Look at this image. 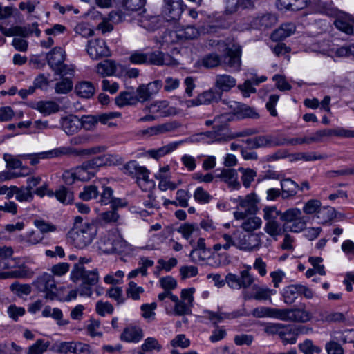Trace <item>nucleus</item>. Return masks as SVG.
I'll list each match as a JSON object with an SVG mask.
<instances>
[{
    "label": "nucleus",
    "instance_id": "nucleus-1",
    "mask_svg": "<svg viewBox=\"0 0 354 354\" xmlns=\"http://www.w3.org/2000/svg\"><path fill=\"white\" fill-rule=\"evenodd\" d=\"M97 234V226L93 223H85L75 227L68 234V239L77 248L83 249L91 243Z\"/></svg>",
    "mask_w": 354,
    "mask_h": 354
},
{
    "label": "nucleus",
    "instance_id": "nucleus-2",
    "mask_svg": "<svg viewBox=\"0 0 354 354\" xmlns=\"http://www.w3.org/2000/svg\"><path fill=\"white\" fill-rule=\"evenodd\" d=\"M264 331L270 335H279L284 345L295 344L299 334L293 326L281 323H268L265 325Z\"/></svg>",
    "mask_w": 354,
    "mask_h": 354
},
{
    "label": "nucleus",
    "instance_id": "nucleus-3",
    "mask_svg": "<svg viewBox=\"0 0 354 354\" xmlns=\"http://www.w3.org/2000/svg\"><path fill=\"white\" fill-rule=\"evenodd\" d=\"M145 3L146 0H121L122 7L127 12L121 10H113L109 14V19L114 24L128 21L127 17L143 8Z\"/></svg>",
    "mask_w": 354,
    "mask_h": 354
},
{
    "label": "nucleus",
    "instance_id": "nucleus-4",
    "mask_svg": "<svg viewBox=\"0 0 354 354\" xmlns=\"http://www.w3.org/2000/svg\"><path fill=\"white\" fill-rule=\"evenodd\" d=\"M263 233H246L237 230V248L251 252L259 250L261 246V236Z\"/></svg>",
    "mask_w": 354,
    "mask_h": 354
},
{
    "label": "nucleus",
    "instance_id": "nucleus-5",
    "mask_svg": "<svg viewBox=\"0 0 354 354\" xmlns=\"http://www.w3.org/2000/svg\"><path fill=\"white\" fill-rule=\"evenodd\" d=\"M150 96L149 90H126L115 97V104L120 107L133 105L137 102L147 101Z\"/></svg>",
    "mask_w": 354,
    "mask_h": 354
},
{
    "label": "nucleus",
    "instance_id": "nucleus-6",
    "mask_svg": "<svg viewBox=\"0 0 354 354\" xmlns=\"http://www.w3.org/2000/svg\"><path fill=\"white\" fill-rule=\"evenodd\" d=\"M32 284L38 291L45 293L46 299L54 300L57 297V289L53 274L44 273L37 277Z\"/></svg>",
    "mask_w": 354,
    "mask_h": 354
},
{
    "label": "nucleus",
    "instance_id": "nucleus-7",
    "mask_svg": "<svg viewBox=\"0 0 354 354\" xmlns=\"http://www.w3.org/2000/svg\"><path fill=\"white\" fill-rule=\"evenodd\" d=\"M312 318L311 313L306 310V304H301L299 308H281V320L306 323Z\"/></svg>",
    "mask_w": 354,
    "mask_h": 354
},
{
    "label": "nucleus",
    "instance_id": "nucleus-8",
    "mask_svg": "<svg viewBox=\"0 0 354 354\" xmlns=\"http://www.w3.org/2000/svg\"><path fill=\"white\" fill-rule=\"evenodd\" d=\"M254 281V277L250 274L249 269L241 270L239 275L228 273L225 276L226 283L232 289H246L251 286Z\"/></svg>",
    "mask_w": 354,
    "mask_h": 354
},
{
    "label": "nucleus",
    "instance_id": "nucleus-9",
    "mask_svg": "<svg viewBox=\"0 0 354 354\" xmlns=\"http://www.w3.org/2000/svg\"><path fill=\"white\" fill-rule=\"evenodd\" d=\"M218 45L225 48V52L223 56L224 63L230 68L239 70L241 66V47L236 44L229 47L223 41H218Z\"/></svg>",
    "mask_w": 354,
    "mask_h": 354
},
{
    "label": "nucleus",
    "instance_id": "nucleus-10",
    "mask_svg": "<svg viewBox=\"0 0 354 354\" xmlns=\"http://www.w3.org/2000/svg\"><path fill=\"white\" fill-rule=\"evenodd\" d=\"M71 279L73 281L81 279L84 283L94 286L98 282L99 275L97 269L86 270L84 267L79 266L71 270Z\"/></svg>",
    "mask_w": 354,
    "mask_h": 354
},
{
    "label": "nucleus",
    "instance_id": "nucleus-11",
    "mask_svg": "<svg viewBox=\"0 0 354 354\" xmlns=\"http://www.w3.org/2000/svg\"><path fill=\"white\" fill-rule=\"evenodd\" d=\"M221 98V92L219 90H206L196 93L194 98L186 101L187 106H198L218 102Z\"/></svg>",
    "mask_w": 354,
    "mask_h": 354
},
{
    "label": "nucleus",
    "instance_id": "nucleus-12",
    "mask_svg": "<svg viewBox=\"0 0 354 354\" xmlns=\"http://www.w3.org/2000/svg\"><path fill=\"white\" fill-rule=\"evenodd\" d=\"M332 136L344 138H354V130L339 127L335 129H321L312 133L314 142H322L324 137H330Z\"/></svg>",
    "mask_w": 354,
    "mask_h": 354
},
{
    "label": "nucleus",
    "instance_id": "nucleus-13",
    "mask_svg": "<svg viewBox=\"0 0 354 354\" xmlns=\"http://www.w3.org/2000/svg\"><path fill=\"white\" fill-rule=\"evenodd\" d=\"M71 150L67 147H59L50 151L33 153V154H24L20 157L24 158H30V164L35 165L39 162L40 159H48L55 157H59L63 155L70 153Z\"/></svg>",
    "mask_w": 354,
    "mask_h": 354
},
{
    "label": "nucleus",
    "instance_id": "nucleus-14",
    "mask_svg": "<svg viewBox=\"0 0 354 354\" xmlns=\"http://www.w3.org/2000/svg\"><path fill=\"white\" fill-rule=\"evenodd\" d=\"M102 162L101 158H97L84 162L75 170L77 180L81 181L89 180L95 175V168L101 165Z\"/></svg>",
    "mask_w": 354,
    "mask_h": 354
},
{
    "label": "nucleus",
    "instance_id": "nucleus-15",
    "mask_svg": "<svg viewBox=\"0 0 354 354\" xmlns=\"http://www.w3.org/2000/svg\"><path fill=\"white\" fill-rule=\"evenodd\" d=\"M87 52L93 59L110 55V50L103 39H95L88 41Z\"/></svg>",
    "mask_w": 354,
    "mask_h": 354
},
{
    "label": "nucleus",
    "instance_id": "nucleus-16",
    "mask_svg": "<svg viewBox=\"0 0 354 354\" xmlns=\"http://www.w3.org/2000/svg\"><path fill=\"white\" fill-rule=\"evenodd\" d=\"M164 13L168 21L178 20L184 11L183 0H164Z\"/></svg>",
    "mask_w": 354,
    "mask_h": 354
},
{
    "label": "nucleus",
    "instance_id": "nucleus-17",
    "mask_svg": "<svg viewBox=\"0 0 354 354\" xmlns=\"http://www.w3.org/2000/svg\"><path fill=\"white\" fill-rule=\"evenodd\" d=\"M149 112L158 117H167L178 114V111L174 106H169L167 102H157L147 107Z\"/></svg>",
    "mask_w": 354,
    "mask_h": 354
},
{
    "label": "nucleus",
    "instance_id": "nucleus-18",
    "mask_svg": "<svg viewBox=\"0 0 354 354\" xmlns=\"http://www.w3.org/2000/svg\"><path fill=\"white\" fill-rule=\"evenodd\" d=\"M65 51L61 47H55L46 55L48 64L53 71L59 70L61 64L64 62Z\"/></svg>",
    "mask_w": 354,
    "mask_h": 354
},
{
    "label": "nucleus",
    "instance_id": "nucleus-19",
    "mask_svg": "<svg viewBox=\"0 0 354 354\" xmlns=\"http://www.w3.org/2000/svg\"><path fill=\"white\" fill-rule=\"evenodd\" d=\"M252 290L254 292V295L251 296L245 295V299H254L259 301L269 300L271 302V296L274 295L277 293V291L274 289H270L266 286H259L256 284L252 286Z\"/></svg>",
    "mask_w": 354,
    "mask_h": 354
},
{
    "label": "nucleus",
    "instance_id": "nucleus-20",
    "mask_svg": "<svg viewBox=\"0 0 354 354\" xmlns=\"http://www.w3.org/2000/svg\"><path fill=\"white\" fill-rule=\"evenodd\" d=\"M137 24L147 30L154 31L160 26V19L159 16L141 14L139 15Z\"/></svg>",
    "mask_w": 354,
    "mask_h": 354
},
{
    "label": "nucleus",
    "instance_id": "nucleus-21",
    "mask_svg": "<svg viewBox=\"0 0 354 354\" xmlns=\"http://www.w3.org/2000/svg\"><path fill=\"white\" fill-rule=\"evenodd\" d=\"M62 127L66 134L73 135L82 127V122L77 115H70L62 118Z\"/></svg>",
    "mask_w": 354,
    "mask_h": 354
},
{
    "label": "nucleus",
    "instance_id": "nucleus-22",
    "mask_svg": "<svg viewBox=\"0 0 354 354\" xmlns=\"http://www.w3.org/2000/svg\"><path fill=\"white\" fill-rule=\"evenodd\" d=\"M59 70H55V73L62 77L61 82L56 84V88H73V82L70 77H64L65 75H73V68L67 66L64 62L61 64Z\"/></svg>",
    "mask_w": 354,
    "mask_h": 354
},
{
    "label": "nucleus",
    "instance_id": "nucleus-23",
    "mask_svg": "<svg viewBox=\"0 0 354 354\" xmlns=\"http://www.w3.org/2000/svg\"><path fill=\"white\" fill-rule=\"evenodd\" d=\"M281 198L289 199L293 198L297 194L299 185L290 178L281 180Z\"/></svg>",
    "mask_w": 354,
    "mask_h": 354
},
{
    "label": "nucleus",
    "instance_id": "nucleus-24",
    "mask_svg": "<svg viewBox=\"0 0 354 354\" xmlns=\"http://www.w3.org/2000/svg\"><path fill=\"white\" fill-rule=\"evenodd\" d=\"M143 337V331L138 326H130L125 328L120 335L121 340L126 342L137 343Z\"/></svg>",
    "mask_w": 354,
    "mask_h": 354
},
{
    "label": "nucleus",
    "instance_id": "nucleus-25",
    "mask_svg": "<svg viewBox=\"0 0 354 354\" xmlns=\"http://www.w3.org/2000/svg\"><path fill=\"white\" fill-rule=\"evenodd\" d=\"M239 207L245 210L248 213L254 214L256 211V196L254 194H249L245 197L238 196L234 199Z\"/></svg>",
    "mask_w": 354,
    "mask_h": 354
},
{
    "label": "nucleus",
    "instance_id": "nucleus-26",
    "mask_svg": "<svg viewBox=\"0 0 354 354\" xmlns=\"http://www.w3.org/2000/svg\"><path fill=\"white\" fill-rule=\"evenodd\" d=\"M251 314L256 318L270 317L281 320V308L259 306L254 308Z\"/></svg>",
    "mask_w": 354,
    "mask_h": 354
},
{
    "label": "nucleus",
    "instance_id": "nucleus-27",
    "mask_svg": "<svg viewBox=\"0 0 354 354\" xmlns=\"http://www.w3.org/2000/svg\"><path fill=\"white\" fill-rule=\"evenodd\" d=\"M216 176L221 178L234 189H239L241 187V184L238 181L237 171L234 169H223Z\"/></svg>",
    "mask_w": 354,
    "mask_h": 354
},
{
    "label": "nucleus",
    "instance_id": "nucleus-28",
    "mask_svg": "<svg viewBox=\"0 0 354 354\" xmlns=\"http://www.w3.org/2000/svg\"><path fill=\"white\" fill-rule=\"evenodd\" d=\"M308 0H277V6L281 10L297 11L306 7Z\"/></svg>",
    "mask_w": 354,
    "mask_h": 354
},
{
    "label": "nucleus",
    "instance_id": "nucleus-29",
    "mask_svg": "<svg viewBox=\"0 0 354 354\" xmlns=\"http://www.w3.org/2000/svg\"><path fill=\"white\" fill-rule=\"evenodd\" d=\"M296 30L295 25L292 23L282 24L278 29L275 30L271 35L273 41H280L292 35Z\"/></svg>",
    "mask_w": 354,
    "mask_h": 354
},
{
    "label": "nucleus",
    "instance_id": "nucleus-30",
    "mask_svg": "<svg viewBox=\"0 0 354 354\" xmlns=\"http://www.w3.org/2000/svg\"><path fill=\"white\" fill-rule=\"evenodd\" d=\"M206 313L207 314L208 318L211 321L216 320L215 323L217 322H221L224 319H233L238 317L248 315L245 309L234 311L231 313L212 311H207Z\"/></svg>",
    "mask_w": 354,
    "mask_h": 354
},
{
    "label": "nucleus",
    "instance_id": "nucleus-31",
    "mask_svg": "<svg viewBox=\"0 0 354 354\" xmlns=\"http://www.w3.org/2000/svg\"><path fill=\"white\" fill-rule=\"evenodd\" d=\"M277 22V17L272 14H265L257 17L252 21V26L254 28L263 29L272 26Z\"/></svg>",
    "mask_w": 354,
    "mask_h": 354
},
{
    "label": "nucleus",
    "instance_id": "nucleus-32",
    "mask_svg": "<svg viewBox=\"0 0 354 354\" xmlns=\"http://www.w3.org/2000/svg\"><path fill=\"white\" fill-rule=\"evenodd\" d=\"M171 63V57L161 51L156 50L147 53V64L153 65H168Z\"/></svg>",
    "mask_w": 354,
    "mask_h": 354
},
{
    "label": "nucleus",
    "instance_id": "nucleus-33",
    "mask_svg": "<svg viewBox=\"0 0 354 354\" xmlns=\"http://www.w3.org/2000/svg\"><path fill=\"white\" fill-rule=\"evenodd\" d=\"M120 66V65L115 61L106 59L97 64V72L102 75H112L116 73L118 68Z\"/></svg>",
    "mask_w": 354,
    "mask_h": 354
},
{
    "label": "nucleus",
    "instance_id": "nucleus-34",
    "mask_svg": "<svg viewBox=\"0 0 354 354\" xmlns=\"http://www.w3.org/2000/svg\"><path fill=\"white\" fill-rule=\"evenodd\" d=\"M307 222V218L302 215L299 216L297 218L290 223H283V232H291L294 233H298L304 230L306 227Z\"/></svg>",
    "mask_w": 354,
    "mask_h": 354
},
{
    "label": "nucleus",
    "instance_id": "nucleus-35",
    "mask_svg": "<svg viewBox=\"0 0 354 354\" xmlns=\"http://www.w3.org/2000/svg\"><path fill=\"white\" fill-rule=\"evenodd\" d=\"M32 275L33 272L27 266H24L9 272L0 273V278L26 279L32 277Z\"/></svg>",
    "mask_w": 354,
    "mask_h": 354
},
{
    "label": "nucleus",
    "instance_id": "nucleus-36",
    "mask_svg": "<svg viewBox=\"0 0 354 354\" xmlns=\"http://www.w3.org/2000/svg\"><path fill=\"white\" fill-rule=\"evenodd\" d=\"M42 315L45 317H50L57 321V324L59 326H66L68 324V320H63V314L59 308H52L49 306H45L42 311Z\"/></svg>",
    "mask_w": 354,
    "mask_h": 354
},
{
    "label": "nucleus",
    "instance_id": "nucleus-37",
    "mask_svg": "<svg viewBox=\"0 0 354 354\" xmlns=\"http://www.w3.org/2000/svg\"><path fill=\"white\" fill-rule=\"evenodd\" d=\"M335 27L339 30L348 34L354 35V18H337L335 21Z\"/></svg>",
    "mask_w": 354,
    "mask_h": 354
},
{
    "label": "nucleus",
    "instance_id": "nucleus-38",
    "mask_svg": "<svg viewBox=\"0 0 354 354\" xmlns=\"http://www.w3.org/2000/svg\"><path fill=\"white\" fill-rule=\"evenodd\" d=\"M55 196L64 205L71 204L74 200L73 192L68 188L61 186L55 192Z\"/></svg>",
    "mask_w": 354,
    "mask_h": 354
},
{
    "label": "nucleus",
    "instance_id": "nucleus-39",
    "mask_svg": "<svg viewBox=\"0 0 354 354\" xmlns=\"http://www.w3.org/2000/svg\"><path fill=\"white\" fill-rule=\"evenodd\" d=\"M299 293V284H292L285 287L282 296L283 301L288 305L293 304L297 299Z\"/></svg>",
    "mask_w": 354,
    "mask_h": 354
},
{
    "label": "nucleus",
    "instance_id": "nucleus-40",
    "mask_svg": "<svg viewBox=\"0 0 354 354\" xmlns=\"http://www.w3.org/2000/svg\"><path fill=\"white\" fill-rule=\"evenodd\" d=\"M182 142H183V141L171 142V143H169L167 145H165L158 149L149 150L148 151V153L149 154V156L151 158H155V159H158L160 157H162L163 156H165L169 153H171L173 151H174L175 149H176L177 147L179 146V145Z\"/></svg>",
    "mask_w": 354,
    "mask_h": 354
},
{
    "label": "nucleus",
    "instance_id": "nucleus-41",
    "mask_svg": "<svg viewBox=\"0 0 354 354\" xmlns=\"http://www.w3.org/2000/svg\"><path fill=\"white\" fill-rule=\"evenodd\" d=\"M35 109L44 115H48L58 112L59 106L53 101H39L37 102Z\"/></svg>",
    "mask_w": 354,
    "mask_h": 354
},
{
    "label": "nucleus",
    "instance_id": "nucleus-42",
    "mask_svg": "<svg viewBox=\"0 0 354 354\" xmlns=\"http://www.w3.org/2000/svg\"><path fill=\"white\" fill-rule=\"evenodd\" d=\"M13 253L14 251L12 247L3 246L0 248V271L12 267L10 261Z\"/></svg>",
    "mask_w": 354,
    "mask_h": 354
},
{
    "label": "nucleus",
    "instance_id": "nucleus-43",
    "mask_svg": "<svg viewBox=\"0 0 354 354\" xmlns=\"http://www.w3.org/2000/svg\"><path fill=\"white\" fill-rule=\"evenodd\" d=\"M176 37L180 39H194L199 35L198 30L193 26L178 28L176 31Z\"/></svg>",
    "mask_w": 354,
    "mask_h": 354
},
{
    "label": "nucleus",
    "instance_id": "nucleus-44",
    "mask_svg": "<svg viewBox=\"0 0 354 354\" xmlns=\"http://www.w3.org/2000/svg\"><path fill=\"white\" fill-rule=\"evenodd\" d=\"M227 131L226 124H220L214 126L212 131H207L204 135L210 138L212 141H221L225 139Z\"/></svg>",
    "mask_w": 354,
    "mask_h": 354
},
{
    "label": "nucleus",
    "instance_id": "nucleus-45",
    "mask_svg": "<svg viewBox=\"0 0 354 354\" xmlns=\"http://www.w3.org/2000/svg\"><path fill=\"white\" fill-rule=\"evenodd\" d=\"M254 139L258 148L281 146V143L279 142V138L272 136H259L254 137Z\"/></svg>",
    "mask_w": 354,
    "mask_h": 354
},
{
    "label": "nucleus",
    "instance_id": "nucleus-46",
    "mask_svg": "<svg viewBox=\"0 0 354 354\" xmlns=\"http://www.w3.org/2000/svg\"><path fill=\"white\" fill-rule=\"evenodd\" d=\"M236 80L229 75H218L216 77L215 86L217 88H232L236 86Z\"/></svg>",
    "mask_w": 354,
    "mask_h": 354
},
{
    "label": "nucleus",
    "instance_id": "nucleus-47",
    "mask_svg": "<svg viewBox=\"0 0 354 354\" xmlns=\"http://www.w3.org/2000/svg\"><path fill=\"white\" fill-rule=\"evenodd\" d=\"M10 290L19 297H23L30 294L32 288L27 283H20L18 281L12 283L10 286Z\"/></svg>",
    "mask_w": 354,
    "mask_h": 354
},
{
    "label": "nucleus",
    "instance_id": "nucleus-48",
    "mask_svg": "<svg viewBox=\"0 0 354 354\" xmlns=\"http://www.w3.org/2000/svg\"><path fill=\"white\" fill-rule=\"evenodd\" d=\"M113 234L104 236L97 242L98 249L105 254L113 253Z\"/></svg>",
    "mask_w": 354,
    "mask_h": 354
},
{
    "label": "nucleus",
    "instance_id": "nucleus-49",
    "mask_svg": "<svg viewBox=\"0 0 354 354\" xmlns=\"http://www.w3.org/2000/svg\"><path fill=\"white\" fill-rule=\"evenodd\" d=\"M221 62V57L215 53L207 54L201 59V65L207 68L216 67Z\"/></svg>",
    "mask_w": 354,
    "mask_h": 354
},
{
    "label": "nucleus",
    "instance_id": "nucleus-50",
    "mask_svg": "<svg viewBox=\"0 0 354 354\" xmlns=\"http://www.w3.org/2000/svg\"><path fill=\"white\" fill-rule=\"evenodd\" d=\"M100 192L95 185L84 186L82 191L79 194L80 199L84 201L91 200L93 198H97Z\"/></svg>",
    "mask_w": 354,
    "mask_h": 354
},
{
    "label": "nucleus",
    "instance_id": "nucleus-51",
    "mask_svg": "<svg viewBox=\"0 0 354 354\" xmlns=\"http://www.w3.org/2000/svg\"><path fill=\"white\" fill-rule=\"evenodd\" d=\"M262 221L259 217H251L245 220L242 224L241 227L247 232L246 233H252L253 231L260 228Z\"/></svg>",
    "mask_w": 354,
    "mask_h": 354
},
{
    "label": "nucleus",
    "instance_id": "nucleus-52",
    "mask_svg": "<svg viewBox=\"0 0 354 354\" xmlns=\"http://www.w3.org/2000/svg\"><path fill=\"white\" fill-rule=\"evenodd\" d=\"M49 346V342H45L42 339H37L34 344L28 347L27 354H43Z\"/></svg>",
    "mask_w": 354,
    "mask_h": 354
},
{
    "label": "nucleus",
    "instance_id": "nucleus-53",
    "mask_svg": "<svg viewBox=\"0 0 354 354\" xmlns=\"http://www.w3.org/2000/svg\"><path fill=\"white\" fill-rule=\"evenodd\" d=\"M102 192L98 194L97 202L102 205L110 204L113 198V190L110 187L103 186Z\"/></svg>",
    "mask_w": 354,
    "mask_h": 354
},
{
    "label": "nucleus",
    "instance_id": "nucleus-54",
    "mask_svg": "<svg viewBox=\"0 0 354 354\" xmlns=\"http://www.w3.org/2000/svg\"><path fill=\"white\" fill-rule=\"evenodd\" d=\"M302 214L301 211L298 208H290L283 212H281V220L284 223H290Z\"/></svg>",
    "mask_w": 354,
    "mask_h": 354
},
{
    "label": "nucleus",
    "instance_id": "nucleus-55",
    "mask_svg": "<svg viewBox=\"0 0 354 354\" xmlns=\"http://www.w3.org/2000/svg\"><path fill=\"white\" fill-rule=\"evenodd\" d=\"M162 348V345L154 337H147L145 339L144 343L141 346V351L145 353V352L151 351L152 350L160 351Z\"/></svg>",
    "mask_w": 354,
    "mask_h": 354
},
{
    "label": "nucleus",
    "instance_id": "nucleus-56",
    "mask_svg": "<svg viewBox=\"0 0 354 354\" xmlns=\"http://www.w3.org/2000/svg\"><path fill=\"white\" fill-rule=\"evenodd\" d=\"M239 171L242 173L241 180L243 186L246 188L249 187L257 176V172L254 169L243 167L239 168Z\"/></svg>",
    "mask_w": 354,
    "mask_h": 354
},
{
    "label": "nucleus",
    "instance_id": "nucleus-57",
    "mask_svg": "<svg viewBox=\"0 0 354 354\" xmlns=\"http://www.w3.org/2000/svg\"><path fill=\"white\" fill-rule=\"evenodd\" d=\"M198 227L196 223H185L181 225L178 229V232L180 233L185 239H189L192 234L198 231Z\"/></svg>",
    "mask_w": 354,
    "mask_h": 354
},
{
    "label": "nucleus",
    "instance_id": "nucleus-58",
    "mask_svg": "<svg viewBox=\"0 0 354 354\" xmlns=\"http://www.w3.org/2000/svg\"><path fill=\"white\" fill-rule=\"evenodd\" d=\"M321 319L324 322H344L346 317L344 315L339 312L326 313L321 315Z\"/></svg>",
    "mask_w": 354,
    "mask_h": 354
},
{
    "label": "nucleus",
    "instance_id": "nucleus-59",
    "mask_svg": "<svg viewBox=\"0 0 354 354\" xmlns=\"http://www.w3.org/2000/svg\"><path fill=\"white\" fill-rule=\"evenodd\" d=\"M175 305L174 308V312L175 315L182 316L188 315L191 312V306L189 304L186 303L185 301H180L178 297L177 301H173Z\"/></svg>",
    "mask_w": 354,
    "mask_h": 354
},
{
    "label": "nucleus",
    "instance_id": "nucleus-60",
    "mask_svg": "<svg viewBox=\"0 0 354 354\" xmlns=\"http://www.w3.org/2000/svg\"><path fill=\"white\" fill-rule=\"evenodd\" d=\"M3 160L6 162V167L10 169H15L21 168V169L28 170L27 168H25L22 166V162L18 157L14 156L9 153H5L3 155Z\"/></svg>",
    "mask_w": 354,
    "mask_h": 354
},
{
    "label": "nucleus",
    "instance_id": "nucleus-61",
    "mask_svg": "<svg viewBox=\"0 0 354 354\" xmlns=\"http://www.w3.org/2000/svg\"><path fill=\"white\" fill-rule=\"evenodd\" d=\"M264 231L272 237H275L282 234L283 227L281 228L280 224L277 221L266 222Z\"/></svg>",
    "mask_w": 354,
    "mask_h": 354
},
{
    "label": "nucleus",
    "instance_id": "nucleus-62",
    "mask_svg": "<svg viewBox=\"0 0 354 354\" xmlns=\"http://www.w3.org/2000/svg\"><path fill=\"white\" fill-rule=\"evenodd\" d=\"M144 292V288L141 286H138L134 281H130L128 284V288L126 290L127 295L132 298L133 300L140 299V295Z\"/></svg>",
    "mask_w": 354,
    "mask_h": 354
},
{
    "label": "nucleus",
    "instance_id": "nucleus-63",
    "mask_svg": "<svg viewBox=\"0 0 354 354\" xmlns=\"http://www.w3.org/2000/svg\"><path fill=\"white\" fill-rule=\"evenodd\" d=\"M76 342H62L57 345V352L61 354H67L68 353H77Z\"/></svg>",
    "mask_w": 354,
    "mask_h": 354
},
{
    "label": "nucleus",
    "instance_id": "nucleus-64",
    "mask_svg": "<svg viewBox=\"0 0 354 354\" xmlns=\"http://www.w3.org/2000/svg\"><path fill=\"white\" fill-rule=\"evenodd\" d=\"M263 218L266 222L275 221L277 218H281V211L277 210L276 207H265L263 209Z\"/></svg>",
    "mask_w": 354,
    "mask_h": 354
}]
</instances>
